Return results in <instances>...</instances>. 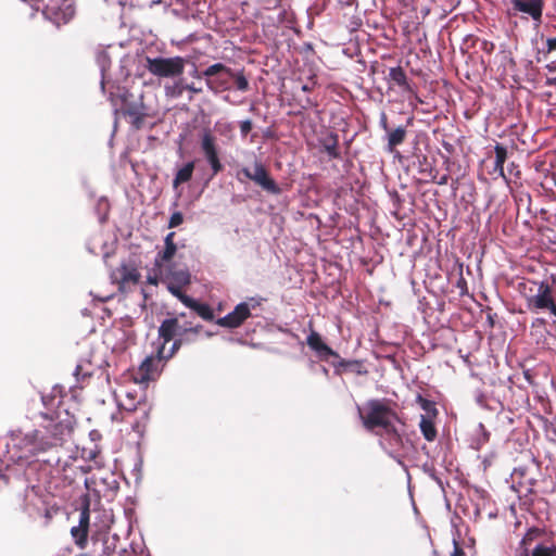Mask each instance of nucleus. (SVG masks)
Returning <instances> with one entry per match:
<instances>
[{"instance_id": "nucleus-10", "label": "nucleus", "mask_w": 556, "mask_h": 556, "mask_svg": "<svg viewBox=\"0 0 556 556\" xmlns=\"http://www.w3.org/2000/svg\"><path fill=\"white\" fill-rule=\"evenodd\" d=\"M240 174L271 194H278L281 191L277 182L269 176L265 166L260 162L254 164L253 172L248 167H243L238 175Z\"/></svg>"}, {"instance_id": "nucleus-11", "label": "nucleus", "mask_w": 556, "mask_h": 556, "mask_svg": "<svg viewBox=\"0 0 556 556\" xmlns=\"http://www.w3.org/2000/svg\"><path fill=\"white\" fill-rule=\"evenodd\" d=\"M201 150L205 160L210 164L212 175L211 178L223 172L224 165L220 162L216 139L210 130L203 132L201 138Z\"/></svg>"}, {"instance_id": "nucleus-53", "label": "nucleus", "mask_w": 556, "mask_h": 556, "mask_svg": "<svg viewBox=\"0 0 556 556\" xmlns=\"http://www.w3.org/2000/svg\"><path fill=\"white\" fill-rule=\"evenodd\" d=\"M546 84H547L548 86H556V77H554V78H548V79H547V81H546Z\"/></svg>"}, {"instance_id": "nucleus-38", "label": "nucleus", "mask_w": 556, "mask_h": 556, "mask_svg": "<svg viewBox=\"0 0 556 556\" xmlns=\"http://www.w3.org/2000/svg\"><path fill=\"white\" fill-rule=\"evenodd\" d=\"M182 287H184V286H181V285H177V283H175V282H173V281H168V282H167V289H168V291H169L173 295H175L176 298H179V296L184 293V292L181 291Z\"/></svg>"}, {"instance_id": "nucleus-29", "label": "nucleus", "mask_w": 556, "mask_h": 556, "mask_svg": "<svg viewBox=\"0 0 556 556\" xmlns=\"http://www.w3.org/2000/svg\"><path fill=\"white\" fill-rule=\"evenodd\" d=\"M186 90L182 79L176 80L170 85H165L164 91L167 98H179Z\"/></svg>"}, {"instance_id": "nucleus-34", "label": "nucleus", "mask_w": 556, "mask_h": 556, "mask_svg": "<svg viewBox=\"0 0 556 556\" xmlns=\"http://www.w3.org/2000/svg\"><path fill=\"white\" fill-rule=\"evenodd\" d=\"M89 521H90V510H89V504L87 503L80 511L79 525L77 527H79L81 529H87V531H89Z\"/></svg>"}, {"instance_id": "nucleus-1", "label": "nucleus", "mask_w": 556, "mask_h": 556, "mask_svg": "<svg viewBox=\"0 0 556 556\" xmlns=\"http://www.w3.org/2000/svg\"><path fill=\"white\" fill-rule=\"evenodd\" d=\"M366 414L361 418L368 431L379 437L380 446L393 456L404 448V440L395 422L404 425L399 414L392 409L388 400H370L366 404Z\"/></svg>"}, {"instance_id": "nucleus-49", "label": "nucleus", "mask_w": 556, "mask_h": 556, "mask_svg": "<svg viewBox=\"0 0 556 556\" xmlns=\"http://www.w3.org/2000/svg\"><path fill=\"white\" fill-rule=\"evenodd\" d=\"M448 178H450L448 175H443L440 177V179L437 181V184L440 186H444L448 182Z\"/></svg>"}, {"instance_id": "nucleus-26", "label": "nucleus", "mask_w": 556, "mask_h": 556, "mask_svg": "<svg viewBox=\"0 0 556 556\" xmlns=\"http://www.w3.org/2000/svg\"><path fill=\"white\" fill-rule=\"evenodd\" d=\"M176 339L174 340L170 349L168 350V352L166 353L165 352V345L167 342H162L159 346H157V357L159 358H163L164 361H167L172 356H174L178 350L184 345V342L181 341V339L179 337H175Z\"/></svg>"}, {"instance_id": "nucleus-46", "label": "nucleus", "mask_w": 556, "mask_h": 556, "mask_svg": "<svg viewBox=\"0 0 556 556\" xmlns=\"http://www.w3.org/2000/svg\"><path fill=\"white\" fill-rule=\"evenodd\" d=\"M174 238H175V232L167 233V236L165 237V240H164L165 245H176V243L174 242Z\"/></svg>"}, {"instance_id": "nucleus-27", "label": "nucleus", "mask_w": 556, "mask_h": 556, "mask_svg": "<svg viewBox=\"0 0 556 556\" xmlns=\"http://www.w3.org/2000/svg\"><path fill=\"white\" fill-rule=\"evenodd\" d=\"M177 251L176 245H165L163 251H160L155 257L154 265L162 273L164 263L172 261Z\"/></svg>"}, {"instance_id": "nucleus-50", "label": "nucleus", "mask_w": 556, "mask_h": 556, "mask_svg": "<svg viewBox=\"0 0 556 556\" xmlns=\"http://www.w3.org/2000/svg\"><path fill=\"white\" fill-rule=\"evenodd\" d=\"M314 86H315V83H314V81H313L312 84H304V85L302 86V90H303L304 92H309V91H312V90L314 89Z\"/></svg>"}, {"instance_id": "nucleus-55", "label": "nucleus", "mask_w": 556, "mask_h": 556, "mask_svg": "<svg viewBox=\"0 0 556 556\" xmlns=\"http://www.w3.org/2000/svg\"><path fill=\"white\" fill-rule=\"evenodd\" d=\"M552 387L556 392V377L552 379Z\"/></svg>"}, {"instance_id": "nucleus-47", "label": "nucleus", "mask_w": 556, "mask_h": 556, "mask_svg": "<svg viewBox=\"0 0 556 556\" xmlns=\"http://www.w3.org/2000/svg\"><path fill=\"white\" fill-rule=\"evenodd\" d=\"M313 106H317V103L314 102L312 99L307 98L305 100V104L302 106L303 109H309V108H313Z\"/></svg>"}, {"instance_id": "nucleus-6", "label": "nucleus", "mask_w": 556, "mask_h": 556, "mask_svg": "<svg viewBox=\"0 0 556 556\" xmlns=\"http://www.w3.org/2000/svg\"><path fill=\"white\" fill-rule=\"evenodd\" d=\"M144 67L157 78H177L184 74L186 61L182 56L163 58L146 56Z\"/></svg>"}, {"instance_id": "nucleus-17", "label": "nucleus", "mask_w": 556, "mask_h": 556, "mask_svg": "<svg viewBox=\"0 0 556 556\" xmlns=\"http://www.w3.org/2000/svg\"><path fill=\"white\" fill-rule=\"evenodd\" d=\"M116 538L103 535L99 539H92V551L98 556H112L116 549Z\"/></svg>"}, {"instance_id": "nucleus-20", "label": "nucleus", "mask_w": 556, "mask_h": 556, "mask_svg": "<svg viewBox=\"0 0 556 556\" xmlns=\"http://www.w3.org/2000/svg\"><path fill=\"white\" fill-rule=\"evenodd\" d=\"M117 275H118V282L121 286L125 285H136L140 280V273L131 266L128 265H122L119 268H117Z\"/></svg>"}, {"instance_id": "nucleus-19", "label": "nucleus", "mask_w": 556, "mask_h": 556, "mask_svg": "<svg viewBox=\"0 0 556 556\" xmlns=\"http://www.w3.org/2000/svg\"><path fill=\"white\" fill-rule=\"evenodd\" d=\"M389 79L402 88L403 91L409 92L418 99L416 91L407 80L406 73L401 66L391 67L389 71Z\"/></svg>"}, {"instance_id": "nucleus-56", "label": "nucleus", "mask_w": 556, "mask_h": 556, "mask_svg": "<svg viewBox=\"0 0 556 556\" xmlns=\"http://www.w3.org/2000/svg\"><path fill=\"white\" fill-rule=\"evenodd\" d=\"M132 428H134V430L139 431V430H138V428H139V425H138V424L134 425V427H132Z\"/></svg>"}, {"instance_id": "nucleus-43", "label": "nucleus", "mask_w": 556, "mask_h": 556, "mask_svg": "<svg viewBox=\"0 0 556 556\" xmlns=\"http://www.w3.org/2000/svg\"><path fill=\"white\" fill-rule=\"evenodd\" d=\"M453 544H454V549L452 552V556H466L464 549L462 548L460 544L456 540L453 541Z\"/></svg>"}, {"instance_id": "nucleus-31", "label": "nucleus", "mask_w": 556, "mask_h": 556, "mask_svg": "<svg viewBox=\"0 0 556 556\" xmlns=\"http://www.w3.org/2000/svg\"><path fill=\"white\" fill-rule=\"evenodd\" d=\"M192 311L206 321H212L214 319V311L206 303L197 302Z\"/></svg>"}, {"instance_id": "nucleus-25", "label": "nucleus", "mask_w": 556, "mask_h": 556, "mask_svg": "<svg viewBox=\"0 0 556 556\" xmlns=\"http://www.w3.org/2000/svg\"><path fill=\"white\" fill-rule=\"evenodd\" d=\"M542 535L543 530L535 527L529 529L520 542V546L522 548V553L520 556H529V546L533 541H535Z\"/></svg>"}, {"instance_id": "nucleus-44", "label": "nucleus", "mask_w": 556, "mask_h": 556, "mask_svg": "<svg viewBox=\"0 0 556 556\" xmlns=\"http://www.w3.org/2000/svg\"><path fill=\"white\" fill-rule=\"evenodd\" d=\"M380 127L384 130V131H389L391 130L390 127H389V123H388V116L386 114V112H382L380 114Z\"/></svg>"}, {"instance_id": "nucleus-12", "label": "nucleus", "mask_w": 556, "mask_h": 556, "mask_svg": "<svg viewBox=\"0 0 556 556\" xmlns=\"http://www.w3.org/2000/svg\"><path fill=\"white\" fill-rule=\"evenodd\" d=\"M510 3L514 11L527 14L533 21L541 23L544 0H510Z\"/></svg>"}, {"instance_id": "nucleus-9", "label": "nucleus", "mask_w": 556, "mask_h": 556, "mask_svg": "<svg viewBox=\"0 0 556 556\" xmlns=\"http://www.w3.org/2000/svg\"><path fill=\"white\" fill-rule=\"evenodd\" d=\"M261 305V302L255 299H250L249 302H241L233 308L232 312L216 320V324L224 328L235 329L243 325V323L251 317V311Z\"/></svg>"}, {"instance_id": "nucleus-36", "label": "nucleus", "mask_w": 556, "mask_h": 556, "mask_svg": "<svg viewBox=\"0 0 556 556\" xmlns=\"http://www.w3.org/2000/svg\"><path fill=\"white\" fill-rule=\"evenodd\" d=\"M182 222H184V215L180 212H175L172 214V216L169 218L168 227L169 228L178 227L180 224H182Z\"/></svg>"}, {"instance_id": "nucleus-35", "label": "nucleus", "mask_w": 556, "mask_h": 556, "mask_svg": "<svg viewBox=\"0 0 556 556\" xmlns=\"http://www.w3.org/2000/svg\"><path fill=\"white\" fill-rule=\"evenodd\" d=\"M547 334V329L541 330V328H530V336L535 339L538 344L544 343L546 341Z\"/></svg>"}, {"instance_id": "nucleus-18", "label": "nucleus", "mask_w": 556, "mask_h": 556, "mask_svg": "<svg viewBox=\"0 0 556 556\" xmlns=\"http://www.w3.org/2000/svg\"><path fill=\"white\" fill-rule=\"evenodd\" d=\"M319 142L329 159H341L339 150V135L337 132L329 131L326 136L319 139Z\"/></svg>"}, {"instance_id": "nucleus-8", "label": "nucleus", "mask_w": 556, "mask_h": 556, "mask_svg": "<svg viewBox=\"0 0 556 556\" xmlns=\"http://www.w3.org/2000/svg\"><path fill=\"white\" fill-rule=\"evenodd\" d=\"M42 13L58 27L67 24L75 15L74 0H45Z\"/></svg>"}, {"instance_id": "nucleus-33", "label": "nucleus", "mask_w": 556, "mask_h": 556, "mask_svg": "<svg viewBox=\"0 0 556 556\" xmlns=\"http://www.w3.org/2000/svg\"><path fill=\"white\" fill-rule=\"evenodd\" d=\"M529 556H556V545L538 544Z\"/></svg>"}, {"instance_id": "nucleus-48", "label": "nucleus", "mask_w": 556, "mask_h": 556, "mask_svg": "<svg viewBox=\"0 0 556 556\" xmlns=\"http://www.w3.org/2000/svg\"><path fill=\"white\" fill-rule=\"evenodd\" d=\"M546 70L551 73L556 72V59L548 64H546Z\"/></svg>"}, {"instance_id": "nucleus-7", "label": "nucleus", "mask_w": 556, "mask_h": 556, "mask_svg": "<svg viewBox=\"0 0 556 556\" xmlns=\"http://www.w3.org/2000/svg\"><path fill=\"white\" fill-rule=\"evenodd\" d=\"M535 291L530 288V293L526 294L527 308L532 313L556 312V301L554 298L553 287L548 281L533 282Z\"/></svg>"}, {"instance_id": "nucleus-13", "label": "nucleus", "mask_w": 556, "mask_h": 556, "mask_svg": "<svg viewBox=\"0 0 556 556\" xmlns=\"http://www.w3.org/2000/svg\"><path fill=\"white\" fill-rule=\"evenodd\" d=\"M306 343L311 350H313L321 361H328L329 357L340 358V355L327 345L321 336L312 330L306 338Z\"/></svg>"}, {"instance_id": "nucleus-57", "label": "nucleus", "mask_w": 556, "mask_h": 556, "mask_svg": "<svg viewBox=\"0 0 556 556\" xmlns=\"http://www.w3.org/2000/svg\"><path fill=\"white\" fill-rule=\"evenodd\" d=\"M46 517H47V518H51V515H50V511H49V510H46Z\"/></svg>"}, {"instance_id": "nucleus-41", "label": "nucleus", "mask_w": 556, "mask_h": 556, "mask_svg": "<svg viewBox=\"0 0 556 556\" xmlns=\"http://www.w3.org/2000/svg\"><path fill=\"white\" fill-rule=\"evenodd\" d=\"M178 299L180 300V302L182 304H185L187 307H189L191 309L194 307L195 303L198 302L197 300L190 298L189 295H187L185 293H182Z\"/></svg>"}, {"instance_id": "nucleus-4", "label": "nucleus", "mask_w": 556, "mask_h": 556, "mask_svg": "<svg viewBox=\"0 0 556 556\" xmlns=\"http://www.w3.org/2000/svg\"><path fill=\"white\" fill-rule=\"evenodd\" d=\"M207 88L214 93L230 90L232 83L237 90L245 92L250 89V84L244 75V71L235 72L223 63H215L206 67L202 73Z\"/></svg>"}, {"instance_id": "nucleus-51", "label": "nucleus", "mask_w": 556, "mask_h": 556, "mask_svg": "<svg viewBox=\"0 0 556 556\" xmlns=\"http://www.w3.org/2000/svg\"><path fill=\"white\" fill-rule=\"evenodd\" d=\"M148 282L150 285L156 286L159 283V277L156 275H154V276L150 275V276H148Z\"/></svg>"}, {"instance_id": "nucleus-14", "label": "nucleus", "mask_w": 556, "mask_h": 556, "mask_svg": "<svg viewBox=\"0 0 556 556\" xmlns=\"http://www.w3.org/2000/svg\"><path fill=\"white\" fill-rule=\"evenodd\" d=\"M162 361L164 359L157 357V352L155 355L148 356L139 366L138 379L141 382L153 380L159 374Z\"/></svg>"}, {"instance_id": "nucleus-45", "label": "nucleus", "mask_w": 556, "mask_h": 556, "mask_svg": "<svg viewBox=\"0 0 556 556\" xmlns=\"http://www.w3.org/2000/svg\"><path fill=\"white\" fill-rule=\"evenodd\" d=\"M546 47H547V50H546L547 53H551L552 51H555L556 50V37L555 38H547L546 39Z\"/></svg>"}, {"instance_id": "nucleus-28", "label": "nucleus", "mask_w": 556, "mask_h": 556, "mask_svg": "<svg viewBox=\"0 0 556 556\" xmlns=\"http://www.w3.org/2000/svg\"><path fill=\"white\" fill-rule=\"evenodd\" d=\"M166 279L177 285L187 286L190 283V274L187 270H169Z\"/></svg>"}, {"instance_id": "nucleus-37", "label": "nucleus", "mask_w": 556, "mask_h": 556, "mask_svg": "<svg viewBox=\"0 0 556 556\" xmlns=\"http://www.w3.org/2000/svg\"><path fill=\"white\" fill-rule=\"evenodd\" d=\"M74 375L76 376V378L79 380V379H86V378H89L91 376V372L87 369H85L84 365L79 364L76 366L75 368V372Z\"/></svg>"}, {"instance_id": "nucleus-16", "label": "nucleus", "mask_w": 556, "mask_h": 556, "mask_svg": "<svg viewBox=\"0 0 556 556\" xmlns=\"http://www.w3.org/2000/svg\"><path fill=\"white\" fill-rule=\"evenodd\" d=\"M123 115L129 118V123L137 130L142 128L147 117L142 102L126 104L123 109Z\"/></svg>"}, {"instance_id": "nucleus-39", "label": "nucleus", "mask_w": 556, "mask_h": 556, "mask_svg": "<svg viewBox=\"0 0 556 556\" xmlns=\"http://www.w3.org/2000/svg\"><path fill=\"white\" fill-rule=\"evenodd\" d=\"M239 127H240L241 136L247 137L249 135V132L252 130L253 124L250 119H245V121L240 122Z\"/></svg>"}, {"instance_id": "nucleus-21", "label": "nucleus", "mask_w": 556, "mask_h": 556, "mask_svg": "<svg viewBox=\"0 0 556 556\" xmlns=\"http://www.w3.org/2000/svg\"><path fill=\"white\" fill-rule=\"evenodd\" d=\"M406 128L403 126H399L395 129H391L388 131V144L387 150L390 153H393L397 146L402 144L406 139Z\"/></svg>"}, {"instance_id": "nucleus-58", "label": "nucleus", "mask_w": 556, "mask_h": 556, "mask_svg": "<svg viewBox=\"0 0 556 556\" xmlns=\"http://www.w3.org/2000/svg\"><path fill=\"white\" fill-rule=\"evenodd\" d=\"M552 315L556 317V312H555V313H553Z\"/></svg>"}, {"instance_id": "nucleus-22", "label": "nucleus", "mask_w": 556, "mask_h": 556, "mask_svg": "<svg viewBox=\"0 0 556 556\" xmlns=\"http://www.w3.org/2000/svg\"><path fill=\"white\" fill-rule=\"evenodd\" d=\"M193 172L194 162L190 161L186 163L180 169L177 170L173 179V187L176 189L180 185L188 182L192 178Z\"/></svg>"}, {"instance_id": "nucleus-5", "label": "nucleus", "mask_w": 556, "mask_h": 556, "mask_svg": "<svg viewBox=\"0 0 556 556\" xmlns=\"http://www.w3.org/2000/svg\"><path fill=\"white\" fill-rule=\"evenodd\" d=\"M202 330L201 325H192L190 321L180 324L178 318H167L159 327V337L164 342H170L175 337H179L184 344H191L198 341Z\"/></svg>"}, {"instance_id": "nucleus-42", "label": "nucleus", "mask_w": 556, "mask_h": 556, "mask_svg": "<svg viewBox=\"0 0 556 556\" xmlns=\"http://www.w3.org/2000/svg\"><path fill=\"white\" fill-rule=\"evenodd\" d=\"M530 328H541V330L546 329V320L544 318H534L531 323Z\"/></svg>"}, {"instance_id": "nucleus-3", "label": "nucleus", "mask_w": 556, "mask_h": 556, "mask_svg": "<svg viewBox=\"0 0 556 556\" xmlns=\"http://www.w3.org/2000/svg\"><path fill=\"white\" fill-rule=\"evenodd\" d=\"M41 400L46 408L50 410L41 413V418L45 421V424H42L46 430L43 434L48 438V443L51 444L52 448L61 445L65 438L72 433L74 429V417L66 410L63 413L60 410H51L53 407L60 406L61 397L56 399L55 395H42Z\"/></svg>"}, {"instance_id": "nucleus-32", "label": "nucleus", "mask_w": 556, "mask_h": 556, "mask_svg": "<svg viewBox=\"0 0 556 556\" xmlns=\"http://www.w3.org/2000/svg\"><path fill=\"white\" fill-rule=\"evenodd\" d=\"M88 532L89 531H87V529H81L79 527H73L71 530V534L74 538L76 545L80 548H84L87 544Z\"/></svg>"}, {"instance_id": "nucleus-24", "label": "nucleus", "mask_w": 556, "mask_h": 556, "mask_svg": "<svg viewBox=\"0 0 556 556\" xmlns=\"http://www.w3.org/2000/svg\"><path fill=\"white\" fill-rule=\"evenodd\" d=\"M495 151V163H494V172L497 173L501 177L506 179L504 172V164L507 160V149L501 143H496L494 147Z\"/></svg>"}, {"instance_id": "nucleus-40", "label": "nucleus", "mask_w": 556, "mask_h": 556, "mask_svg": "<svg viewBox=\"0 0 556 556\" xmlns=\"http://www.w3.org/2000/svg\"><path fill=\"white\" fill-rule=\"evenodd\" d=\"M456 288L459 290L460 295H466V294H468L467 281H466V279L463 277V275H462V274H460V277L458 278V280H457V282H456Z\"/></svg>"}, {"instance_id": "nucleus-52", "label": "nucleus", "mask_w": 556, "mask_h": 556, "mask_svg": "<svg viewBox=\"0 0 556 556\" xmlns=\"http://www.w3.org/2000/svg\"><path fill=\"white\" fill-rule=\"evenodd\" d=\"M185 87H186V90H189L193 93H199L202 91L201 89L195 88L193 85H185Z\"/></svg>"}, {"instance_id": "nucleus-15", "label": "nucleus", "mask_w": 556, "mask_h": 556, "mask_svg": "<svg viewBox=\"0 0 556 556\" xmlns=\"http://www.w3.org/2000/svg\"><path fill=\"white\" fill-rule=\"evenodd\" d=\"M337 362H332V366L334 368V372L337 375H342L345 371L355 372L358 376H365L368 374V370L366 369L364 362L359 359H343V358H336Z\"/></svg>"}, {"instance_id": "nucleus-2", "label": "nucleus", "mask_w": 556, "mask_h": 556, "mask_svg": "<svg viewBox=\"0 0 556 556\" xmlns=\"http://www.w3.org/2000/svg\"><path fill=\"white\" fill-rule=\"evenodd\" d=\"M7 448L10 459L14 463L30 464L39 454L51 450V444L40 430L24 433L21 429H16L10 431Z\"/></svg>"}, {"instance_id": "nucleus-23", "label": "nucleus", "mask_w": 556, "mask_h": 556, "mask_svg": "<svg viewBox=\"0 0 556 556\" xmlns=\"http://www.w3.org/2000/svg\"><path fill=\"white\" fill-rule=\"evenodd\" d=\"M419 428H420V431H421L424 438L427 441L433 442L435 440L438 431H437L435 425L432 421L431 417L421 415Z\"/></svg>"}, {"instance_id": "nucleus-30", "label": "nucleus", "mask_w": 556, "mask_h": 556, "mask_svg": "<svg viewBox=\"0 0 556 556\" xmlns=\"http://www.w3.org/2000/svg\"><path fill=\"white\" fill-rule=\"evenodd\" d=\"M416 403L428 414L427 417H435L438 415V409L433 401L424 397L421 394H417Z\"/></svg>"}, {"instance_id": "nucleus-54", "label": "nucleus", "mask_w": 556, "mask_h": 556, "mask_svg": "<svg viewBox=\"0 0 556 556\" xmlns=\"http://www.w3.org/2000/svg\"><path fill=\"white\" fill-rule=\"evenodd\" d=\"M549 177L551 179L553 180L555 187H556V169L553 170L551 174H549Z\"/></svg>"}]
</instances>
